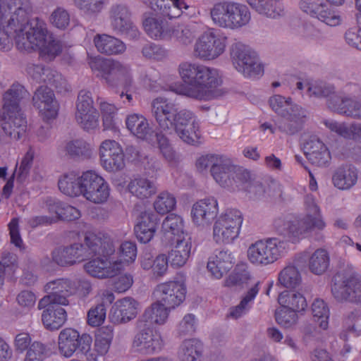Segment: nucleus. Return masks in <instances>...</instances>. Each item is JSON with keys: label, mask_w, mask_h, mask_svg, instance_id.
I'll use <instances>...</instances> for the list:
<instances>
[{"label": "nucleus", "mask_w": 361, "mask_h": 361, "mask_svg": "<svg viewBox=\"0 0 361 361\" xmlns=\"http://www.w3.org/2000/svg\"><path fill=\"white\" fill-rule=\"evenodd\" d=\"M219 202L214 197H207L195 202L190 209V219L198 229L208 228L219 213Z\"/></svg>", "instance_id": "412c9836"}, {"label": "nucleus", "mask_w": 361, "mask_h": 361, "mask_svg": "<svg viewBox=\"0 0 361 361\" xmlns=\"http://www.w3.org/2000/svg\"><path fill=\"white\" fill-rule=\"evenodd\" d=\"M48 355V348L45 344L35 341L26 350L23 361H44Z\"/></svg>", "instance_id": "338daca9"}, {"label": "nucleus", "mask_w": 361, "mask_h": 361, "mask_svg": "<svg viewBox=\"0 0 361 361\" xmlns=\"http://www.w3.org/2000/svg\"><path fill=\"white\" fill-rule=\"evenodd\" d=\"M59 304L49 302L42 313V322L44 327L50 331L58 330L67 320V312Z\"/></svg>", "instance_id": "4c0bfd02"}, {"label": "nucleus", "mask_w": 361, "mask_h": 361, "mask_svg": "<svg viewBox=\"0 0 361 361\" xmlns=\"http://www.w3.org/2000/svg\"><path fill=\"white\" fill-rule=\"evenodd\" d=\"M177 111L176 105L166 97H157L152 102V114L161 130L171 131Z\"/></svg>", "instance_id": "a878e982"}, {"label": "nucleus", "mask_w": 361, "mask_h": 361, "mask_svg": "<svg viewBox=\"0 0 361 361\" xmlns=\"http://www.w3.org/2000/svg\"><path fill=\"white\" fill-rule=\"evenodd\" d=\"M99 161L107 172H118L125 168V155L121 145L115 140H103L98 149Z\"/></svg>", "instance_id": "a211bd4d"}, {"label": "nucleus", "mask_w": 361, "mask_h": 361, "mask_svg": "<svg viewBox=\"0 0 361 361\" xmlns=\"http://www.w3.org/2000/svg\"><path fill=\"white\" fill-rule=\"evenodd\" d=\"M305 214L298 216L280 217L276 219V225L280 231L288 229L290 240L300 243L314 231H322L326 227V222L315 197L307 194L304 197Z\"/></svg>", "instance_id": "20e7f679"}, {"label": "nucleus", "mask_w": 361, "mask_h": 361, "mask_svg": "<svg viewBox=\"0 0 361 361\" xmlns=\"http://www.w3.org/2000/svg\"><path fill=\"white\" fill-rule=\"evenodd\" d=\"M114 328L111 325L104 326L99 328L96 334L92 352L98 356L105 355L110 348L114 338Z\"/></svg>", "instance_id": "3c124183"}, {"label": "nucleus", "mask_w": 361, "mask_h": 361, "mask_svg": "<svg viewBox=\"0 0 361 361\" xmlns=\"http://www.w3.org/2000/svg\"><path fill=\"white\" fill-rule=\"evenodd\" d=\"M252 276L243 266H237L234 271L224 281V286L233 287L247 284Z\"/></svg>", "instance_id": "0e129e2a"}, {"label": "nucleus", "mask_w": 361, "mask_h": 361, "mask_svg": "<svg viewBox=\"0 0 361 361\" xmlns=\"http://www.w3.org/2000/svg\"><path fill=\"white\" fill-rule=\"evenodd\" d=\"M99 109L104 130H116V116L118 111L117 107L114 104L101 102L99 104Z\"/></svg>", "instance_id": "bf43d9fd"}, {"label": "nucleus", "mask_w": 361, "mask_h": 361, "mask_svg": "<svg viewBox=\"0 0 361 361\" xmlns=\"http://www.w3.org/2000/svg\"><path fill=\"white\" fill-rule=\"evenodd\" d=\"M153 205L157 213L165 214L175 209L176 200L173 194L163 191L157 196Z\"/></svg>", "instance_id": "680f3d73"}, {"label": "nucleus", "mask_w": 361, "mask_h": 361, "mask_svg": "<svg viewBox=\"0 0 361 361\" xmlns=\"http://www.w3.org/2000/svg\"><path fill=\"white\" fill-rule=\"evenodd\" d=\"M231 59L235 69L247 78L264 74V65L257 54L245 44L236 42L231 48Z\"/></svg>", "instance_id": "ddd939ff"}, {"label": "nucleus", "mask_w": 361, "mask_h": 361, "mask_svg": "<svg viewBox=\"0 0 361 361\" xmlns=\"http://www.w3.org/2000/svg\"><path fill=\"white\" fill-rule=\"evenodd\" d=\"M171 130L185 143L195 145L200 143V123L196 115L190 110H178L172 123Z\"/></svg>", "instance_id": "dca6fc26"}, {"label": "nucleus", "mask_w": 361, "mask_h": 361, "mask_svg": "<svg viewBox=\"0 0 361 361\" xmlns=\"http://www.w3.org/2000/svg\"><path fill=\"white\" fill-rule=\"evenodd\" d=\"M358 179V169L352 164H345L334 170L331 183L336 189L347 191L357 185Z\"/></svg>", "instance_id": "c756f323"}, {"label": "nucleus", "mask_w": 361, "mask_h": 361, "mask_svg": "<svg viewBox=\"0 0 361 361\" xmlns=\"http://www.w3.org/2000/svg\"><path fill=\"white\" fill-rule=\"evenodd\" d=\"M317 18L331 27L338 26L343 23V17L341 13L326 6H324Z\"/></svg>", "instance_id": "774afa93"}, {"label": "nucleus", "mask_w": 361, "mask_h": 361, "mask_svg": "<svg viewBox=\"0 0 361 361\" xmlns=\"http://www.w3.org/2000/svg\"><path fill=\"white\" fill-rule=\"evenodd\" d=\"M186 286L183 282L171 281L157 285L153 293L154 300H158L170 310L180 306L185 299Z\"/></svg>", "instance_id": "4be33fe9"}, {"label": "nucleus", "mask_w": 361, "mask_h": 361, "mask_svg": "<svg viewBox=\"0 0 361 361\" xmlns=\"http://www.w3.org/2000/svg\"><path fill=\"white\" fill-rule=\"evenodd\" d=\"M243 213L238 209L228 208L216 216L212 236L218 244L233 243L240 233L243 223Z\"/></svg>", "instance_id": "9b49d317"}, {"label": "nucleus", "mask_w": 361, "mask_h": 361, "mask_svg": "<svg viewBox=\"0 0 361 361\" xmlns=\"http://www.w3.org/2000/svg\"><path fill=\"white\" fill-rule=\"evenodd\" d=\"M143 27L147 35L155 40H170L171 29L161 16L152 14L143 20Z\"/></svg>", "instance_id": "58836bf2"}, {"label": "nucleus", "mask_w": 361, "mask_h": 361, "mask_svg": "<svg viewBox=\"0 0 361 361\" xmlns=\"http://www.w3.org/2000/svg\"><path fill=\"white\" fill-rule=\"evenodd\" d=\"M85 245L89 254L95 256L84 264L85 270L90 276L98 279L112 278L123 270L121 261L115 259V247L111 238L90 233L85 235Z\"/></svg>", "instance_id": "7ed1b4c3"}, {"label": "nucleus", "mask_w": 361, "mask_h": 361, "mask_svg": "<svg viewBox=\"0 0 361 361\" xmlns=\"http://www.w3.org/2000/svg\"><path fill=\"white\" fill-rule=\"evenodd\" d=\"M3 10L11 14L4 32L15 39L19 50H38L46 60H53L63 51L65 47L62 42L48 30L43 20L37 18L28 20L32 13L30 0H1Z\"/></svg>", "instance_id": "f257e3e1"}, {"label": "nucleus", "mask_w": 361, "mask_h": 361, "mask_svg": "<svg viewBox=\"0 0 361 361\" xmlns=\"http://www.w3.org/2000/svg\"><path fill=\"white\" fill-rule=\"evenodd\" d=\"M29 93L20 84H13L4 94L1 112V131L6 142L18 140L25 133L27 121L20 104ZM3 135L1 134V137Z\"/></svg>", "instance_id": "39448f33"}, {"label": "nucleus", "mask_w": 361, "mask_h": 361, "mask_svg": "<svg viewBox=\"0 0 361 361\" xmlns=\"http://www.w3.org/2000/svg\"><path fill=\"white\" fill-rule=\"evenodd\" d=\"M274 227L282 237L267 238L251 243L247 250V258L250 264L257 267L271 265L288 254L290 244H297L290 240L288 229L280 231L276 225V219Z\"/></svg>", "instance_id": "423d86ee"}, {"label": "nucleus", "mask_w": 361, "mask_h": 361, "mask_svg": "<svg viewBox=\"0 0 361 361\" xmlns=\"http://www.w3.org/2000/svg\"><path fill=\"white\" fill-rule=\"evenodd\" d=\"M161 233L162 239L169 242L188 238L184 230L183 218L173 213L167 215L163 220Z\"/></svg>", "instance_id": "f704fd0d"}, {"label": "nucleus", "mask_w": 361, "mask_h": 361, "mask_svg": "<svg viewBox=\"0 0 361 361\" xmlns=\"http://www.w3.org/2000/svg\"><path fill=\"white\" fill-rule=\"evenodd\" d=\"M126 128L137 139L150 142L156 135L153 127L142 114L131 113L125 119Z\"/></svg>", "instance_id": "c85d7f7f"}, {"label": "nucleus", "mask_w": 361, "mask_h": 361, "mask_svg": "<svg viewBox=\"0 0 361 361\" xmlns=\"http://www.w3.org/2000/svg\"><path fill=\"white\" fill-rule=\"evenodd\" d=\"M138 310L139 302L133 298L125 297L114 304L109 319L116 325L126 324L136 317Z\"/></svg>", "instance_id": "bb28decb"}, {"label": "nucleus", "mask_w": 361, "mask_h": 361, "mask_svg": "<svg viewBox=\"0 0 361 361\" xmlns=\"http://www.w3.org/2000/svg\"><path fill=\"white\" fill-rule=\"evenodd\" d=\"M227 44V37L209 28L196 38L192 54L202 61H214L225 52Z\"/></svg>", "instance_id": "f8f14e48"}, {"label": "nucleus", "mask_w": 361, "mask_h": 361, "mask_svg": "<svg viewBox=\"0 0 361 361\" xmlns=\"http://www.w3.org/2000/svg\"><path fill=\"white\" fill-rule=\"evenodd\" d=\"M92 338L88 334H80L72 328H66L58 336V349L60 355L69 358L75 353L83 355L87 361H97V355L92 351Z\"/></svg>", "instance_id": "9d476101"}, {"label": "nucleus", "mask_w": 361, "mask_h": 361, "mask_svg": "<svg viewBox=\"0 0 361 361\" xmlns=\"http://www.w3.org/2000/svg\"><path fill=\"white\" fill-rule=\"evenodd\" d=\"M99 117L97 109L75 114L76 122L83 130L88 132L94 130L99 127Z\"/></svg>", "instance_id": "052dcab7"}, {"label": "nucleus", "mask_w": 361, "mask_h": 361, "mask_svg": "<svg viewBox=\"0 0 361 361\" xmlns=\"http://www.w3.org/2000/svg\"><path fill=\"white\" fill-rule=\"evenodd\" d=\"M171 247L168 253L169 261L173 267H183L192 253V244L190 238L170 241Z\"/></svg>", "instance_id": "72a5a7b5"}, {"label": "nucleus", "mask_w": 361, "mask_h": 361, "mask_svg": "<svg viewBox=\"0 0 361 361\" xmlns=\"http://www.w3.org/2000/svg\"><path fill=\"white\" fill-rule=\"evenodd\" d=\"M58 186L60 191L67 196H81L83 189L82 174L80 176L73 171L66 173L59 178Z\"/></svg>", "instance_id": "c03bdc74"}, {"label": "nucleus", "mask_w": 361, "mask_h": 361, "mask_svg": "<svg viewBox=\"0 0 361 361\" xmlns=\"http://www.w3.org/2000/svg\"><path fill=\"white\" fill-rule=\"evenodd\" d=\"M47 293L38 303V308L46 307L49 302L66 306L69 304L68 297L75 293L73 281L67 279H59L48 282L44 286Z\"/></svg>", "instance_id": "b1692460"}, {"label": "nucleus", "mask_w": 361, "mask_h": 361, "mask_svg": "<svg viewBox=\"0 0 361 361\" xmlns=\"http://www.w3.org/2000/svg\"><path fill=\"white\" fill-rule=\"evenodd\" d=\"M168 257L164 254H160L153 259L149 252H146L141 256L140 264L143 269L151 270L155 276H162L168 270Z\"/></svg>", "instance_id": "8fccbe9b"}, {"label": "nucleus", "mask_w": 361, "mask_h": 361, "mask_svg": "<svg viewBox=\"0 0 361 361\" xmlns=\"http://www.w3.org/2000/svg\"><path fill=\"white\" fill-rule=\"evenodd\" d=\"M204 345L197 338L183 340L178 346L177 356L180 361H203Z\"/></svg>", "instance_id": "e433bc0d"}, {"label": "nucleus", "mask_w": 361, "mask_h": 361, "mask_svg": "<svg viewBox=\"0 0 361 361\" xmlns=\"http://www.w3.org/2000/svg\"><path fill=\"white\" fill-rule=\"evenodd\" d=\"M93 41L97 51L106 55L120 54L126 49L121 40L106 34L95 35Z\"/></svg>", "instance_id": "49530a36"}, {"label": "nucleus", "mask_w": 361, "mask_h": 361, "mask_svg": "<svg viewBox=\"0 0 361 361\" xmlns=\"http://www.w3.org/2000/svg\"><path fill=\"white\" fill-rule=\"evenodd\" d=\"M155 12H159L169 18H175L181 16L183 10H187L189 6L185 0H156V1H146Z\"/></svg>", "instance_id": "ea45409f"}, {"label": "nucleus", "mask_w": 361, "mask_h": 361, "mask_svg": "<svg viewBox=\"0 0 361 361\" xmlns=\"http://www.w3.org/2000/svg\"><path fill=\"white\" fill-rule=\"evenodd\" d=\"M164 345L165 342L159 332L152 329H145L140 330L134 336L131 349L140 355H153L159 353Z\"/></svg>", "instance_id": "5701e85b"}, {"label": "nucleus", "mask_w": 361, "mask_h": 361, "mask_svg": "<svg viewBox=\"0 0 361 361\" xmlns=\"http://www.w3.org/2000/svg\"><path fill=\"white\" fill-rule=\"evenodd\" d=\"M73 5L87 18L97 17L104 8V0H72Z\"/></svg>", "instance_id": "6e6d98bb"}, {"label": "nucleus", "mask_w": 361, "mask_h": 361, "mask_svg": "<svg viewBox=\"0 0 361 361\" xmlns=\"http://www.w3.org/2000/svg\"><path fill=\"white\" fill-rule=\"evenodd\" d=\"M330 257L328 251L318 248L309 255L307 267L310 272L315 275L323 274L329 268Z\"/></svg>", "instance_id": "864d4df0"}, {"label": "nucleus", "mask_w": 361, "mask_h": 361, "mask_svg": "<svg viewBox=\"0 0 361 361\" xmlns=\"http://www.w3.org/2000/svg\"><path fill=\"white\" fill-rule=\"evenodd\" d=\"M323 123L329 130L345 139L361 142V123L348 124L333 119H325Z\"/></svg>", "instance_id": "79ce46f5"}, {"label": "nucleus", "mask_w": 361, "mask_h": 361, "mask_svg": "<svg viewBox=\"0 0 361 361\" xmlns=\"http://www.w3.org/2000/svg\"><path fill=\"white\" fill-rule=\"evenodd\" d=\"M334 298L339 302H361V276L337 275L331 287Z\"/></svg>", "instance_id": "aec40b11"}, {"label": "nucleus", "mask_w": 361, "mask_h": 361, "mask_svg": "<svg viewBox=\"0 0 361 361\" xmlns=\"http://www.w3.org/2000/svg\"><path fill=\"white\" fill-rule=\"evenodd\" d=\"M312 314L314 321L323 329H327L329 326V308L324 300L317 298L312 304Z\"/></svg>", "instance_id": "4d7b16f0"}, {"label": "nucleus", "mask_w": 361, "mask_h": 361, "mask_svg": "<svg viewBox=\"0 0 361 361\" xmlns=\"http://www.w3.org/2000/svg\"><path fill=\"white\" fill-rule=\"evenodd\" d=\"M307 91L310 97H314L317 98H327V105L329 106V101L332 99L335 102H337L338 97L335 94V87L330 84L323 81H311L308 82L306 85Z\"/></svg>", "instance_id": "5fc2aeb1"}, {"label": "nucleus", "mask_w": 361, "mask_h": 361, "mask_svg": "<svg viewBox=\"0 0 361 361\" xmlns=\"http://www.w3.org/2000/svg\"><path fill=\"white\" fill-rule=\"evenodd\" d=\"M83 189L82 195L87 201L94 204L108 202L111 188L107 180L98 172L89 170L82 173Z\"/></svg>", "instance_id": "2eb2a0df"}, {"label": "nucleus", "mask_w": 361, "mask_h": 361, "mask_svg": "<svg viewBox=\"0 0 361 361\" xmlns=\"http://www.w3.org/2000/svg\"><path fill=\"white\" fill-rule=\"evenodd\" d=\"M178 72L183 82L169 87L177 94L198 101H209L224 94L221 89L222 75L215 68L183 61L179 64Z\"/></svg>", "instance_id": "f03ea898"}, {"label": "nucleus", "mask_w": 361, "mask_h": 361, "mask_svg": "<svg viewBox=\"0 0 361 361\" xmlns=\"http://www.w3.org/2000/svg\"><path fill=\"white\" fill-rule=\"evenodd\" d=\"M235 258L228 250H216L209 258L207 269L216 279H221L233 266Z\"/></svg>", "instance_id": "2f4dec72"}, {"label": "nucleus", "mask_w": 361, "mask_h": 361, "mask_svg": "<svg viewBox=\"0 0 361 361\" xmlns=\"http://www.w3.org/2000/svg\"><path fill=\"white\" fill-rule=\"evenodd\" d=\"M88 64L96 76L111 88L125 85L129 87V83L133 81L130 67L119 61L91 57Z\"/></svg>", "instance_id": "1a4fd4ad"}, {"label": "nucleus", "mask_w": 361, "mask_h": 361, "mask_svg": "<svg viewBox=\"0 0 361 361\" xmlns=\"http://www.w3.org/2000/svg\"><path fill=\"white\" fill-rule=\"evenodd\" d=\"M200 32V26L195 23L178 24L171 29L170 40L174 39L182 46H188Z\"/></svg>", "instance_id": "a18cd8bd"}, {"label": "nucleus", "mask_w": 361, "mask_h": 361, "mask_svg": "<svg viewBox=\"0 0 361 361\" xmlns=\"http://www.w3.org/2000/svg\"><path fill=\"white\" fill-rule=\"evenodd\" d=\"M109 21L112 29L129 39H136L140 35L137 26L132 20L129 8L123 4H114L109 9Z\"/></svg>", "instance_id": "6ab92c4d"}, {"label": "nucleus", "mask_w": 361, "mask_h": 361, "mask_svg": "<svg viewBox=\"0 0 361 361\" xmlns=\"http://www.w3.org/2000/svg\"><path fill=\"white\" fill-rule=\"evenodd\" d=\"M345 88L353 97L345 96L338 98L337 102L331 99L329 108L346 117L361 120V85L349 83Z\"/></svg>", "instance_id": "f3484780"}, {"label": "nucleus", "mask_w": 361, "mask_h": 361, "mask_svg": "<svg viewBox=\"0 0 361 361\" xmlns=\"http://www.w3.org/2000/svg\"><path fill=\"white\" fill-rule=\"evenodd\" d=\"M211 176L221 188L230 192H238L240 184L248 178V171L235 166L229 159L222 156Z\"/></svg>", "instance_id": "4468645a"}, {"label": "nucleus", "mask_w": 361, "mask_h": 361, "mask_svg": "<svg viewBox=\"0 0 361 361\" xmlns=\"http://www.w3.org/2000/svg\"><path fill=\"white\" fill-rule=\"evenodd\" d=\"M268 102L271 110L281 117L275 122L278 130L294 135L301 129L307 116L305 109L294 103L290 97L280 94L271 96Z\"/></svg>", "instance_id": "0eeeda50"}, {"label": "nucleus", "mask_w": 361, "mask_h": 361, "mask_svg": "<svg viewBox=\"0 0 361 361\" xmlns=\"http://www.w3.org/2000/svg\"><path fill=\"white\" fill-rule=\"evenodd\" d=\"M280 306L288 308L290 310L301 312L307 307V301L300 293L293 290H284L278 297Z\"/></svg>", "instance_id": "603ef678"}, {"label": "nucleus", "mask_w": 361, "mask_h": 361, "mask_svg": "<svg viewBox=\"0 0 361 361\" xmlns=\"http://www.w3.org/2000/svg\"><path fill=\"white\" fill-rule=\"evenodd\" d=\"M27 74L37 82H45L61 91L66 87V81L57 71L40 65L30 64Z\"/></svg>", "instance_id": "7c9ffc66"}, {"label": "nucleus", "mask_w": 361, "mask_h": 361, "mask_svg": "<svg viewBox=\"0 0 361 361\" xmlns=\"http://www.w3.org/2000/svg\"><path fill=\"white\" fill-rule=\"evenodd\" d=\"M127 188L131 195L140 200L149 198L157 190L156 186L152 181L141 176L131 179Z\"/></svg>", "instance_id": "09e8293b"}, {"label": "nucleus", "mask_w": 361, "mask_h": 361, "mask_svg": "<svg viewBox=\"0 0 361 361\" xmlns=\"http://www.w3.org/2000/svg\"><path fill=\"white\" fill-rule=\"evenodd\" d=\"M257 13L264 17L278 19L284 16L281 0H245Z\"/></svg>", "instance_id": "a19ab883"}, {"label": "nucleus", "mask_w": 361, "mask_h": 361, "mask_svg": "<svg viewBox=\"0 0 361 361\" xmlns=\"http://www.w3.org/2000/svg\"><path fill=\"white\" fill-rule=\"evenodd\" d=\"M210 17L218 27L238 30L250 23L251 13L243 4L224 1L214 4L210 9Z\"/></svg>", "instance_id": "6e6552de"}, {"label": "nucleus", "mask_w": 361, "mask_h": 361, "mask_svg": "<svg viewBox=\"0 0 361 361\" xmlns=\"http://www.w3.org/2000/svg\"><path fill=\"white\" fill-rule=\"evenodd\" d=\"M85 247L81 243H73L68 246H60L51 253L52 260L61 267H70L84 260Z\"/></svg>", "instance_id": "cd10ccee"}, {"label": "nucleus", "mask_w": 361, "mask_h": 361, "mask_svg": "<svg viewBox=\"0 0 361 361\" xmlns=\"http://www.w3.org/2000/svg\"><path fill=\"white\" fill-rule=\"evenodd\" d=\"M158 223V216L152 212H142L134 228L137 239L142 243H149L157 231Z\"/></svg>", "instance_id": "473e14b6"}, {"label": "nucleus", "mask_w": 361, "mask_h": 361, "mask_svg": "<svg viewBox=\"0 0 361 361\" xmlns=\"http://www.w3.org/2000/svg\"><path fill=\"white\" fill-rule=\"evenodd\" d=\"M260 282L257 281L243 296L240 302L235 306L231 307L227 317L233 319H238L245 315L250 310L254 300L259 290Z\"/></svg>", "instance_id": "de8ad7c7"}, {"label": "nucleus", "mask_w": 361, "mask_h": 361, "mask_svg": "<svg viewBox=\"0 0 361 361\" xmlns=\"http://www.w3.org/2000/svg\"><path fill=\"white\" fill-rule=\"evenodd\" d=\"M301 281V275L298 269L292 265L283 268L278 276V284L285 288H296L300 284Z\"/></svg>", "instance_id": "13d9d810"}, {"label": "nucleus", "mask_w": 361, "mask_h": 361, "mask_svg": "<svg viewBox=\"0 0 361 361\" xmlns=\"http://www.w3.org/2000/svg\"><path fill=\"white\" fill-rule=\"evenodd\" d=\"M157 142L160 153L165 160L171 165L176 164L179 157L169 143L168 138L161 133H156Z\"/></svg>", "instance_id": "e2e57ef3"}, {"label": "nucleus", "mask_w": 361, "mask_h": 361, "mask_svg": "<svg viewBox=\"0 0 361 361\" xmlns=\"http://www.w3.org/2000/svg\"><path fill=\"white\" fill-rule=\"evenodd\" d=\"M32 102L43 120L50 121L56 118L59 105L50 88L39 87L34 94Z\"/></svg>", "instance_id": "393cba45"}, {"label": "nucleus", "mask_w": 361, "mask_h": 361, "mask_svg": "<svg viewBox=\"0 0 361 361\" xmlns=\"http://www.w3.org/2000/svg\"><path fill=\"white\" fill-rule=\"evenodd\" d=\"M305 154L310 162L316 166H327L331 160L329 148L320 140L312 138L305 145Z\"/></svg>", "instance_id": "c9c22d12"}, {"label": "nucleus", "mask_w": 361, "mask_h": 361, "mask_svg": "<svg viewBox=\"0 0 361 361\" xmlns=\"http://www.w3.org/2000/svg\"><path fill=\"white\" fill-rule=\"evenodd\" d=\"M171 311V310L158 300H154L145 310L142 315V319L152 326H163L167 322Z\"/></svg>", "instance_id": "37998d69"}, {"label": "nucleus", "mask_w": 361, "mask_h": 361, "mask_svg": "<svg viewBox=\"0 0 361 361\" xmlns=\"http://www.w3.org/2000/svg\"><path fill=\"white\" fill-rule=\"evenodd\" d=\"M106 307L103 302L92 307L87 312V323L92 327H98L105 321Z\"/></svg>", "instance_id": "69168bd1"}]
</instances>
